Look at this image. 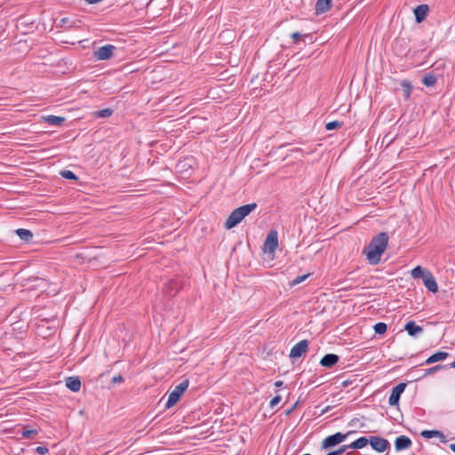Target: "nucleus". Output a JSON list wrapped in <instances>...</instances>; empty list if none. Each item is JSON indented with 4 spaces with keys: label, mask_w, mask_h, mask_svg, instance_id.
Returning a JSON list of instances; mask_svg holds the SVG:
<instances>
[{
    "label": "nucleus",
    "mask_w": 455,
    "mask_h": 455,
    "mask_svg": "<svg viewBox=\"0 0 455 455\" xmlns=\"http://www.w3.org/2000/svg\"><path fill=\"white\" fill-rule=\"evenodd\" d=\"M290 36L293 40L294 44H298L300 39L305 38V37H308L309 34H304L303 35V34L296 31V32L291 33Z\"/></svg>",
    "instance_id": "2f4dec72"
},
{
    "label": "nucleus",
    "mask_w": 455,
    "mask_h": 455,
    "mask_svg": "<svg viewBox=\"0 0 455 455\" xmlns=\"http://www.w3.org/2000/svg\"><path fill=\"white\" fill-rule=\"evenodd\" d=\"M373 330L376 334L382 335V334L386 333V331L387 330V325L383 322H379L374 324Z\"/></svg>",
    "instance_id": "c85d7f7f"
},
{
    "label": "nucleus",
    "mask_w": 455,
    "mask_h": 455,
    "mask_svg": "<svg viewBox=\"0 0 455 455\" xmlns=\"http://www.w3.org/2000/svg\"><path fill=\"white\" fill-rule=\"evenodd\" d=\"M450 449L455 453V443L450 444Z\"/></svg>",
    "instance_id": "c03bdc74"
},
{
    "label": "nucleus",
    "mask_w": 455,
    "mask_h": 455,
    "mask_svg": "<svg viewBox=\"0 0 455 455\" xmlns=\"http://www.w3.org/2000/svg\"><path fill=\"white\" fill-rule=\"evenodd\" d=\"M189 385V380L184 379L179 385L175 387V388L169 394L167 402L165 403V408L170 409L173 407L181 398L185 391L188 389Z\"/></svg>",
    "instance_id": "7ed1b4c3"
},
{
    "label": "nucleus",
    "mask_w": 455,
    "mask_h": 455,
    "mask_svg": "<svg viewBox=\"0 0 455 455\" xmlns=\"http://www.w3.org/2000/svg\"><path fill=\"white\" fill-rule=\"evenodd\" d=\"M404 330L411 337H418L423 332V328L418 325L414 321H409L404 325Z\"/></svg>",
    "instance_id": "ddd939ff"
},
{
    "label": "nucleus",
    "mask_w": 455,
    "mask_h": 455,
    "mask_svg": "<svg viewBox=\"0 0 455 455\" xmlns=\"http://www.w3.org/2000/svg\"><path fill=\"white\" fill-rule=\"evenodd\" d=\"M406 386V383L401 382L392 388L388 398V403L390 406H398L400 397L404 392Z\"/></svg>",
    "instance_id": "0eeeda50"
},
{
    "label": "nucleus",
    "mask_w": 455,
    "mask_h": 455,
    "mask_svg": "<svg viewBox=\"0 0 455 455\" xmlns=\"http://www.w3.org/2000/svg\"><path fill=\"white\" fill-rule=\"evenodd\" d=\"M401 86L403 90V92H404V100H408L411 97V91L413 89L412 87V84L411 83L407 80V79H403L402 82H401Z\"/></svg>",
    "instance_id": "5701e85b"
},
{
    "label": "nucleus",
    "mask_w": 455,
    "mask_h": 455,
    "mask_svg": "<svg viewBox=\"0 0 455 455\" xmlns=\"http://www.w3.org/2000/svg\"><path fill=\"white\" fill-rule=\"evenodd\" d=\"M114 110L112 108H107L101 110H98L94 112V116L97 118H107L112 116Z\"/></svg>",
    "instance_id": "bb28decb"
},
{
    "label": "nucleus",
    "mask_w": 455,
    "mask_h": 455,
    "mask_svg": "<svg viewBox=\"0 0 455 455\" xmlns=\"http://www.w3.org/2000/svg\"><path fill=\"white\" fill-rule=\"evenodd\" d=\"M15 233L25 243H28L33 238V233L29 229L18 228L15 230Z\"/></svg>",
    "instance_id": "412c9836"
},
{
    "label": "nucleus",
    "mask_w": 455,
    "mask_h": 455,
    "mask_svg": "<svg viewBox=\"0 0 455 455\" xmlns=\"http://www.w3.org/2000/svg\"><path fill=\"white\" fill-rule=\"evenodd\" d=\"M436 76L432 73H427L422 77V84L427 87L434 86L436 83Z\"/></svg>",
    "instance_id": "4be33fe9"
},
{
    "label": "nucleus",
    "mask_w": 455,
    "mask_h": 455,
    "mask_svg": "<svg viewBox=\"0 0 455 455\" xmlns=\"http://www.w3.org/2000/svg\"><path fill=\"white\" fill-rule=\"evenodd\" d=\"M108 373H109V371H106V372H103V373H101V374L100 375V378H103L106 374H108Z\"/></svg>",
    "instance_id": "a18cd8bd"
},
{
    "label": "nucleus",
    "mask_w": 455,
    "mask_h": 455,
    "mask_svg": "<svg viewBox=\"0 0 455 455\" xmlns=\"http://www.w3.org/2000/svg\"><path fill=\"white\" fill-rule=\"evenodd\" d=\"M299 402L297 401L289 410L286 411V415H290L298 406Z\"/></svg>",
    "instance_id": "58836bf2"
},
{
    "label": "nucleus",
    "mask_w": 455,
    "mask_h": 455,
    "mask_svg": "<svg viewBox=\"0 0 455 455\" xmlns=\"http://www.w3.org/2000/svg\"><path fill=\"white\" fill-rule=\"evenodd\" d=\"M310 274H306V275H299L297 276L296 278H294L291 282V286H295L302 282H304L308 276H309Z\"/></svg>",
    "instance_id": "473e14b6"
},
{
    "label": "nucleus",
    "mask_w": 455,
    "mask_h": 455,
    "mask_svg": "<svg viewBox=\"0 0 455 455\" xmlns=\"http://www.w3.org/2000/svg\"><path fill=\"white\" fill-rule=\"evenodd\" d=\"M450 356V354L444 351H437L431 355L428 358L426 359L424 363H421V365L426 364H432L440 361H443L446 358Z\"/></svg>",
    "instance_id": "4468645a"
},
{
    "label": "nucleus",
    "mask_w": 455,
    "mask_h": 455,
    "mask_svg": "<svg viewBox=\"0 0 455 455\" xmlns=\"http://www.w3.org/2000/svg\"><path fill=\"white\" fill-rule=\"evenodd\" d=\"M428 12H429V7L427 4H419L418 6L415 7V9L413 10V13H414V17H415V21L417 23H421L423 22L427 14H428Z\"/></svg>",
    "instance_id": "9d476101"
},
{
    "label": "nucleus",
    "mask_w": 455,
    "mask_h": 455,
    "mask_svg": "<svg viewBox=\"0 0 455 455\" xmlns=\"http://www.w3.org/2000/svg\"><path fill=\"white\" fill-rule=\"evenodd\" d=\"M403 44H406L404 38H398L395 40L394 50L396 52L397 54L406 55L407 52H409L406 45L403 47Z\"/></svg>",
    "instance_id": "aec40b11"
},
{
    "label": "nucleus",
    "mask_w": 455,
    "mask_h": 455,
    "mask_svg": "<svg viewBox=\"0 0 455 455\" xmlns=\"http://www.w3.org/2000/svg\"><path fill=\"white\" fill-rule=\"evenodd\" d=\"M37 434V429H29L28 426H24L21 430V436L26 439H34Z\"/></svg>",
    "instance_id": "393cba45"
},
{
    "label": "nucleus",
    "mask_w": 455,
    "mask_h": 455,
    "mask_svg": "<svg viewBox=\"0 0 455 455\" xmlns=\"http://www.w3.org/2000/svg\"><path fill=\"white\" fill-rule=\"evenodd\" d=\"M412 455H415V454H412Z\"/></svg>",
    "instance_id": "09e8293b"
},
{
    "label": "nucleus",
    "mask_w": 455,
    "mask_h": 455,
    "mask_svg": "<svg viewBox=\"0 0 455 455\" xmlns=\"http://www.w3.org/2000/svg\"><path fill=\"white\" fill-rule=\"evenodd\" d=\"M347 455H349V453H347Z\"/></svg>",
    "instance_id": "de8ad7c7"
},
{
    "label": "nucleus",
    "mask_w": 455,
    "mask_h": 455,
    "mask_svg": "<svg viewBox=\"0 0 455 455\" xmlns=\"http://www.w3.org/2000/svg\"><path fill=\"white\" fill-rule=\"evenodd\" d=\"M66 387L72 392H78L81 388V380L78 377H68Z\"/></svg>",
    "instance_id": "dca6fc26"
},
{
    "label": "nucleus",
    "mask_w": 455,
    "mask_h": 455,
    "mask_svg": "<svg viewBox=\"0 0 455 455\" xmlns=\"http://www.w3.org/2000/svg\"><path fill=\"white\" fill-rule=\"evenodd\" d=\"M339 360V356L336 354H326L324 355L321 361L320 364L327 369L332 368Z\"/></svg>",
    "instance_id": "9b49d317"
},
{
    "label": "nucleus",
    "mask_w": 455,
    "mask_h": 455,
    "mask_svg": "<svg viewBox=\"0 0 455 455\" xmlns=\"http://www.w3.org/2000/svg\"><path fill=\"white\" fill-rule=\"evenodd\" d=\"M354 434H355V431L350 430L346 434L337 432L333 435H328L323 440L321 447L323 450H330L341 443L347 439V437Z\"/></svg>",
    "instance_id": "20e7f679"
},
{
    "label": "nucleus",
    "mask_w": 455,
    "mask_h": 455,
    "mask_svg": "<svg viewBox=\"0 0 455 455\" xmlns=\"http://www.w3.org/2000/svg\"><path fill=\"white\" fill-rule=\"evenodd\" d=\"M369 444L378 452H384L390 448V443L387 439L377 435L370 436Z\"/></svg>",
    "instance_id": "423d86ee"
},
{
    "label": "nucleus",
    "mask_w": 455,
    "mask_h": 455,
    "mask_svg": "<svg viewBox=\"0 0 455 455\" xmlns=\"http://www.w3.org/2000/svg\"><path fill=\"white\" fill-rule=\"evenodd\" d=\"M447 365H448V369H450V368H455V361H454V362H452L451 363L447 364Z\"/></svg>",
    "instance_id": "37998d69"
},
{
    "label": "nucleus",
    "mask_w": 455,
    "mask_h": 455,
    "mask_svg": "<svg viewBox=\"0 0 455 455\" xmlns=\"http://www.w3.org/2000/svg\"><path fill=\"white\" fill-rule=\"evenodd\" d=\"M429 270H426L420 266H417L411 270V276L415 279L421 278L423 280L424 276H426Z\"/></svg>",
    "instance_id": "a878e982"
},
{
    "label": "nucleus",
    "mask_w": 455,
    "mask_h": 455,
    "mask_svg": "<svg viewBox=\"0 0 455 455\" xmlns=\"http://www.w3.org/2000/svg\"><path fill=\"white\" fill-rule=\"evenodd\" d=\"M344 123L341 122V121H331V122H328L325 124V129L327 131H332V130H337V129H339L343 126Z\"/></svg>",
    "instance_id": "c756f323"
},
{
    "label": "nucleus",
    "mask_w": 455,
    "mask_h": 455,
    "mask_svg": "<svg viewBox=\"0 0 455 455\" xmlns=\"http://www.w3.org/2000/svg\"><path fill=\"white\" fill-rule=\"evenodd\" d=\"M257 208L256 203L242 205L235 209L225 222V228L231 229L236 227L246 216Z\"/></svg>",
    "instance_id": "f03ea898"
},
{
    "label": "nucleus",
    "mask_w": 455,
    "mask_h": 455,
    "mask_svg": "<svg viewBox=\"0 0 455 455\" xmlns=\"http://www.w3.org/2000/svg\"><path fill=\"white\" fill-rule=\"evenodd\" d=\"M422 281L424 283V285L429 291L433 293L437 292L438 285L433 274L430 271L427 274L426 276H424Z\"/></svg>",
    "instance_id": "2eb2a0df"
},
{
    "label": "nucleus",
    "mask_w": 455,
    "mask_h": 455,
    "mask_svg": "<svg viewBox=\"0 0 455 455\" xmlns=\"http://www.w3.org/2000/svg\"><path fill=\"white\" fill-rule=\"evenodd\" d=\"M115 49L112 44L103 45L94 52V57L98 60H108L113 56Z\"/></svg>",
    "instance_id": "1a4fd4ad"
},
{
    "label": "nucleus",
    "mask_w": 455,
    "mask_h": 455,
    "mask_svg": "<svg viewBox=\"0 0 455 455\" xmlns=\"http://www.w3.org/2000/svg\"><path fill=\"white\" fill-rule=\"evenodd\" d=\"M124 379L123 376L118 374L112 378L111 382H112V384L115 385V384H120V383L124 382Z\"/></svg>",
    "instance_id": "e433bc0d"
},
{
    "label": "nucleus",
    "mask_w": 455,
    "mask_h": 455,
    "mask_svg": "<svg viewBox=\"0 0 455 455\" xmlns=\"http://www.w3.org/2000/svg\"><path fill=\"white\" fill-rule=\"evenodd\" d=\"M441 435V431L439 430H423L420 433V435L426 439H430L433 437H438Z\"/></svg>",
    "instance_id": "7c9ffc66"
},
{
    "label": "nucleus",
    "mask_w": 455,
    "mask_h": 455,
    "mask_svg": "<svg viewBox=\"0 0 455 455\" xmlns=\"http://www.w3.org/2000/svg\"><path fill=\"white\" fill-rule=\"evenodd\" d=\"M308 340L303 339L294 345L290 351V358L296 359L301 357L304 354L307 353L308 349Z\"/></svg>",
    "instance_id": "6e6552de"
},
{
    "label": "nucleus",
    "mask_w": 455,
    "mask_h": 455,
    "mask_svg": "<svg viewBox=\"0 0 455 455\" xmlns=\"http://www.w3.org/2000/svg\"><path fill=\"white\" fill-rule=\"evenodd\" d=\"M412 444L411 440L406 435H399L395 440V449L397 451L406 450Z\"/></svg>",
    "instance_id": "f8f14e48"
},
{
    "label": "nucleus",
    "mask_w": 455,
    "mask_h": 455,
    "mask_svg": "<svg viewBox=\"0 0 455 455\" xmlns=\"http://www.w3.org/2000/svg\"><path fill=\"white\" fill-rule=\"evenodd\" d=\"M44 120L51 125L60 126L65 122L66 118L64 116H57L53 115H49L44 116Z\"/></svg>",
    "instance_id": "6ab92c4d"
},
{
    "label": "nucleus",
    "mask_w": 455,
    "mask_h": 455,
    "mask_svg": "<svg viewBox=\"0 0 455 455\" xmlns=\"http://www.w3.org/2000/svg\"><path fill=\"white\" fill-rule=\"evenodd\" d=\"M347 449H349V445H342L341 447H339V449L335 450V451H331L332 452H334V454L336 455H341L343 454Z\"/></svg>",
    "instance_id": "f704fd0d"
},
{
    "label": "nucleus",
    "mask_w": 455,
    "mask_h": 455,
    "mask_svg": "<svg viewBox=\"0 0 455 455\" xmlns=\"http://www.w3.org/2000/svg\"><path fill=\"white\" fill-rule=\"evenodd\" d=\"M370 443V436H361L355 441L352 442L349 445L350 449L358 450L365 447Z\"/></svg>",
    "instance_id": "a211bd4d"
},
{
    "label": "nucleus",
    "mask_w": 455,
    "mask_h": 455,
    "mask_svg": "<svg viewBox=\"0 0 455 455\" xmlns=\"http://www.w3.org/2000/svg\"><path fill=\"white\" fill-rule=\"evenodd\" d=\"M60 175L67 180L77 181L79 178L70 170H61Z\"/></svg>",
    "instance_id": "cd10ccee"
},
{
    "label": "nucleus",
    "mask_w": 455,
    "mask_h": 455,
    "mask_svg": "<svg viewBox=\"0 0 455 455\" xmlns=\"http://www.w3.org/2000/svg\"><path fill=\"white\" fill-rule=\"evenodd\" d=\"M283 385V381H282V380H277L275 382V386L276 387H281Z\"/></svg>",
    "instance_id": "79ce46f5"
},
{
    "label": "nucleus",
    "mask_w": 455,
    "mask_h": 455,
    "mask_svg": "<svg viewBox=\"0 0 455 455\" xmlns=\"http://www.w3.org/2000/svg\"><path fill=\"white\" fill-rule=\"evenodd\" d=\"M325 455H336V454H334V452H332V451H330V452H328V453H327V454H325Z\"/></svg>",
    "instance_id": "49530a36"
},
{
    "label": "nucleus",
    "mask_w": 455,
    "mask_h": 455,
    "mask_svg": "<svg viewBox=\"0 0 455 455\" xmlns=\"http://www.w3.org/2000/svg\"><path fill=\"white\" fill-rule=\"evenodd\" d=\"M278 247V233L275 229H271L264 242L263 251L266 253H274Z\"/></svg>",
    "instance_id": "39448f33"
},
{
    "label": "nucleus",
    "mask_w": 455,
    "mask_h": 455,
    "mask_svg": "<svg viewBox=\"0 0 455 455\" xmlns=\"http://www.w3.org/2000/svg\"><path fill=\"white\" fill-rule=\"evenodd\" d=\"M357 421H359V419L357 418H354L348 422V426H355Z\"/></svg>",
    "instance_id": "a19ab883"
},
{
    "label": "nucleus",
    "mask_w": 455,
    "mask_h": 455,
    "mask_svg": "<svg viewBox=\"0 0 455 455\" xmlns=\"http://www.w3.org/2000/svg\"><path fill=\"white\" fill-rule=\"evenodd\" d=\"M282 400L281 395H277L274 396L269 402V407L274 409Z\"/></svg>",
    "instance_id": "72a5a7b5"
},
{
    "label": "nucleus",
    "mask_w": 455,
    "mask_h": 455,
    "mask_svg": "<svg viewBox=\"0 0 455 455\" xmlns=\"http://www.w3.org/2000/svg\"><path fill=\"white\" fill-rule=\"evenodd\" d=\"M69 23V19L65 17L60 19V23L57 25V27L64 28Z\"/></svg>",
    "instance_id": "4c0bfd02"
},
{
    "label": "nucleus",
    "mask_w": 455,
    "mask_h": 455,
    "mask_svg": "<svg viewBox=\"0 0 455 455\" xmlns=\"http://www.w3.org/2000/svg\"><path fill=\"white\" fill-rule=\"evenodd\" d=\"M438 438H440L441 443H445L447 442L446 436L441 432V435H438Z\"/></svg>",
    "instance_id": "ea45409f"
},
{
    "label": "nucleus",
    "mask_w": 455,
    "mask_h": 455,
    "mask_svg": "<svg viewBox=\"0 0 455 455\" xmlns=\"http://www.w3.org/2000/svg\"><path fill=\"white\" fill-rule=\"evenodd\" d=\"M35 451L37 452L38 454L44 455L48 453L49 450L45 446H38L35 449Z\"/></svg>",
    "instance_id": "c9c22d12"
},
{
    "label": "nucleus",
    "mask_w": 455,
    "mask_h": 455,
    "mask_svg": "<svg viewBox=\"0 0 455 455\" xmlns=\"http://www.w3.org/2000/svg\"><path fill=\"white\" fill-rule=\"evenodd\" d=\"M332 0H317L315 4V14L326 12L331 6Z\"/></svg>",
    "instance_id": "f3484780"
},
{
    "label": "nucleus",
    "mask_w": 455,
    "mask_h": 455,
    "mask_svg": "<svg viewBox=\"0 0 455 455\" xmlns=\"http://www.w3.org/2000/svg\"><path fill=\"white\" fill-rule=\"evenodd\" d=\"M444 369H448V365L446 364H437V365H435L431 368H428L427 370H425L424 373L419 377L418 379H422V378H425L428 375H432L441 370H444Z\"/></svg>",
    "instance_id": "b1692460"
},
{
    "label": "nucleus",
    "mask_w": 455,
    "mask_h": 455,
    "mask_svg": "<svg viewBox=\"0 0 455 455\" xmlns=\"http://www.w3.org/2000/svg\"><path fill=\"white\" fill-rule=\"evenodd\" d=\"M388 235L386 232H380L371 238L369 244L363 248V253L371 265H378L381 255L386 251L388 244Z\"/></svg>",
    "instance_id": "f257e3e1"
}]
</instances>
